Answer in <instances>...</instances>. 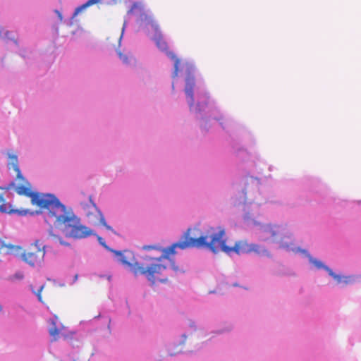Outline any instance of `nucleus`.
<instances>
[{"label": "nucleus", "mask_w": 361, "mask_h": 361, "mask_svg": "<svg viewBox=\"0 0 361 361\" xmlns=\"http://www.w3.org/2000/svg\"><path fill=\"white\" fill-rule=\"evenodd\" d=\"M8 166H11L16 172V178L25 185H18L16 191L20 195L31 197L32 203L41 209L47 210L45 221L48 224H53L56 228H62L66 237L74 238H86L92 234V231L80 224V220L72 212L68 211L59 200L51 194L32 192L30 184L23 177L18 166L16 154H8Z\"/></svg>", "instance_id": "obj_1"}, {"label": "nucleus", "mask_w": 361, "mask_h": 361, "mask_svg": "<svg viewBox=\"0 0 361 361\" xmlns=\"http://www.w3.org/2000/svg\"><path fill=\"white\" fill-rule=\"evenodd\" d=\"M182 72L185 74L183 91L186 101L190 112L195 114L197 118L201 121V130L208 132L212 121H218L225 130L223 121L224 116L207 90L202 78L197 73L194 61L190 59L182 60Z\"/></svg>", "instance_id": "obj_2"}, {"label": "nucleus", "mask_w": 361, "mask_h": 361, "mask_svg": "<svg viewBox=\"0 0 361 361\" xmlns=\"http://www.w3.org/2000/svg\"><path fill=\"white\" fill-rule=\"evenodd\" d=\"M255 225L260 226L259 230L264 236H260L264 241L271 240V243L278 244L279 247L286 251H293L294 252H300L305 255L309 262L314 264L318 269H324L328 273V270L331 268L324 264L322 261L314 258L308 250L295 247L292 242V235L286 228L281 225L272 224H261L257 221H254Z\"/></svg>", "instance_id": "obj_3"}, {"label": "nucleus", "mask_w": 361, "mask_h": 361, "mask_svg": "<svg viewBox=\"0 0 361 361\" xmlns=\"http://www.w3.org/2000/svg\"><path fill=\"white\" fill-rule=\"evenodd\" d=\"M177 247H180V243L177 242L170 247L164 249L159 248L155 245L143 246V249L146 250H159L162 252V255L159 257L153 258L151 257H145V259L152 261V263L145 267L137 262L130 264L123 256H121V261L123 264H128L130 267L131 271L135 275H145L149 281L154 283L155 282V275L161 274V271L166 269V266L161 264L160 262L162 259H169L171 255H174L176 254L175 249Z\"/></svg>", "instance_id": "obj_4"}, {"label": "nucleus", "mask_w": 361, "mask_h": 361, "mask_svg": "<svg viewBox=\"0 0 361 361\" xmlns=\"http://www.w3.org/2000/svg\"><path fill=\"white\" fill-rule=\"evenodd\" d=\"M148 32L152 39L155 42L157 47L164 51L167 56L174 62V71L173 77H177L178 74L179 59L176 54L169 49L167 43L163 39V36L158 25L154 22H150L148 25Z\"/></svg>", "instance_id": "obj_5"}, {"label": "nucleus", "mask_w": 361, "mask_h": 361, "mask_svg": "<svg viewBox=\"0 0 361 361\" xmlns=\"http://www.w3.org/2000/svg\"><path fill=\"white\" fill-rule=\"evenodd\" d=\"M45 253V245L39 240H36L21 254V258L25 262L34 267L43 262Z\"/></svg>", "instance_id": "obj_6"}, {"label": "nucleus", "mask_w": 361, "mask_h": 361, "mask_svg": "<svg viewBox=\"0 0 361 361\" xmlns=\"http://www.w3.org/2000/svg\"><path fill=\"white\" fill-rule=\"evenodd\" d=\"M240 182L244 187L241 188L240 191H238V195L234 197L233 204L235 205L246 203V190L248 186L250 185L253 189H259V186L261 184L259 178L250 176L249 173L243 176L240 178Z\"/></svg>", "instance_id": "obj_7"}, {"label": "nucleus", "mask_w": 361, "mask_h": 361, "mask_svg": "<svg viewBox=\"0 0 361 361\" xmlns=\"http://www.w3.org/2000/svg\"><path fill=\"white\" fill-rule=\"evenodd\" d=\"M190 229L184 233V240H182V250L189 247H195L197 249L205 248L209 250L211 243H208L207 236L201 235L199 238H192L189 235Z\"/></svg>", "instance_id": "obj_8"}, {"label": "nucleus", "mask_w": 361, "mask_h": 361, "mask_svg": "<svg viewBox=\"0 0 361 361\" xmlns=\"http://www.w3.org/2000/svg\"><path fill=\"white\" fill-rule=\"evenodd\" d=\"M240 255L255 252L257 255L270 257L271 254L264 246L255 243H247L245 241H240Z\"/></svg>", "instance_id": "obj_9"}, {"label": "nucleus", "mask_w": 361, "mask_h": 361, "mask_svg": "<svg viewBox=\"0 0 361 361\" xmlns=\"http://www.w3.org/2000/svg\"><path fill=\"white\" fill-rule=\"evenodd\" d=\"M225 233L224 229H222L219 231L217 233H214L212 235V239L208 243H211V246H209V250L212 252L213 253L216 254L218 252L219 249L216 246H215L216 243H221V241H224L225 240L223 239V236Z\"/></svg>", "instance_id": "obj_10"}, {"label": "nucleus", "mask_w": 361, "mask_h": 361, "mask_svg": "<svg viewBox=\"0 0 361 361\" xmlns=\"http://www.w3.org/2000/svg\"><path fill=\"white\" fill-rule=\"evenodd\" d=\"M21 250V247L19 246H16L13 245H6L2 244L0 247V252H4L8 255H16ZM1 310V307L0 306V310Z\"/></svg>", "instance_id": "obj_11"}, {"label": "nucleus", "mask_w": 361, "mask_h": 361, "mask_svg": "<svg viewBox=\"0 0 361 361\" xmlns=\"http://www.w3.org/2000/svg\"><path fill=\"white\" fill-rule=\"evenodd\" d=\"M328 274H329V276L333 277L336 281V282L338 283L347 284L349 282H350V281H351L350 276H342V275H340V274H337L335 272H334L331 269L328 270Z\"/></svg>", "instance_id": "obj_12"}, {"label": "nucleus", "mask_w": 361, "mask_h": 361, "mask_svg": "<svg viewBox=\"0 0 361 361\" xmlns=\"http://www.w3.org/2000/svg\"><path fill=\"white\" fill-rule=\"evenodd\" d=\"M232 147L234 149L237 157L242 158L243 160H247L250 158L249 153L244 147H238L237 145L235 144H233Z\"/></svg>", "instance_id": "obj_13"}, {"label": "nucleus", "mask_w": 361, "mask_h": 361, "mask_svg": "<svg viewBox=\"0 0 361 361\" xmlns=\"http://www.w3.org/2000/svg\"><path fill=\"white\" fill-rule=\"evenodd\" d=\"M49 235L50 237H51L53 238V240H54L56 242H59L61 245H65V246H68L69 245V243L63 241L61 238H60L58 235L54 234L52 228H51L49 231Z\"/></svg>", "instance_id": "obj_14"}, {"label": "nucleus", "mask_w": 361, "mask_h": 361, "mask_svg": "<svg viewBox=\"0 0 361 361\" xmlns=\"http://www.w3.org/2000/svg\"><path fill=\"white\" fill-rule=\"evenodd\" d=\"M99 2V0H88L85 4H83L81 7L77 8L75 11V15H77L78 12H80L82 8L93 5Z\"/></svg>", "instance_id": "obj_15"}, {"label": "nucleus", "mask_w": 361, "mask_h": 361, "mask_svg": "<svg viewBox=\"0 0 361 361\" xmlns=\"http://www.w3.org/2000/svg\"><path fill=\"white\" fill-rule=\"evenodd\" d=\"M97 212H98L99 216V223L102 226H104L106 229L110 230V231H113L112 228L110 226L107 225L103 214L99 211H98Z\"/></svg>", "instance_id": "obj_16"}, {"label": "nucleus", "mask_w": 361, "mask_h": 361, "mask_svg": "<svg viewBox=\"0 0 361 361\" xmlns=\"http://www.w3.org/2000/svg\"><path fill=\"white\" fill-rule=\"evenodd\" d=\"M184 325L188 326L190 329L191 332H193L196 330L195 323L194 321H192L191 319H188L185 320L184 322Z\"/></svg>", "instance_id": "obj_17"}, {"label": "nucleus", "mask_w": 361, "mask_h": 361, "mask_svg": "<svg viewBox=\"0 0 361 361\" xmlns=\"http://www.w3.org/2000/svg\"><path fill=\"white\" fill-rule=\"evenodd\" d=\"M219 246H220V248L222 251L228 253V254H230L231 253V247L226 245V240L224 241H221V243L219 244Z\"/></svg>", "instance_id": "obj_18"}, {"label": "nucleus", "mask_w": 361, "mask_h": 361, "mask_svg": "<svg viewBox=\"0 0 361 361\" xmlns=\"http://www.w3.org/2000/svg\"><path fill=\"white\" fill-rule=\"evenodd\" d=\"M118 54L119 56L120 59L122 60V61L124 63L128 64L130 63V59L129 58L128 56L122 54L121 51H118Z\"/></svg>", "instance_id": "obj_19"}, {"label": "nucleus", "mask_w": 361, "mask_h": 361, "mask_svg": "<svg viewBox=\"0 0 361 361\" xmlns=\"http://www.w3.org/2000/svg\"><path fill=\"white\" fill-rule=\"evenodd\" d=\"M53 324H54V327H51L50 329H49V334L51 336L54 337V340H56V336L59 335V329L56 328V326H55V324L53 322Z\"/></svg>", "instance_id": "obj_20"}, {"label": "nucleus", "mask_w": 361, "mask_h": 361, "mask_svg": "<svg viewBox=\"0 0 361 361\" xmlns=\"http://www.w3.org/2000/svg\"><path fill=\"white\" fill-rule=\"evenodd\" d=\"M231 252H235L236 254L240 255V243H235V246L231 247Z\"/></svg>", "instance_id": "obj_21"}, {"label": "nucleus", "mask_w": 361, "mask_h": 361, "mask_svg": "<svg viewBox=\"0 0 361 361\" xmlns=\"http://www.w3.org/2000/svg\"><path fill=\"white\" fill-rule=\"evenodd\" d=\"M44 288V286H41L39 289L35 292V294L38 298V300L41 302H43V300H42V291Z\"/></svg>", "instance_id": "obj_22"}, {"label": "nucleus", "mask_w": 361, "mask_h": 361, "mask_svg": "<svg viewBox=\"0 0 361 361\" xmlns=\"http://www.w3.org/2000/svg\"><path fill=\"white\" fill-rule=\"evenodd\" d=\"M6 209V208L5 204L4 203V200L0 199V211L5 212Z\"/></svg>", "instance_id": "obj_23"}, {"label": "nucleus", "mask_w": 361, "mask_h": 361, "mask_svg": "<svg viewBox=\"0 0 361 361\" xmlns=\"http://www.w3.org/2000/svg\"><path fill=\"white\" fill-rule=\"evenodd\" d=\"M98 239H99V241L101 243V245H102L104 247H106L105 243L102 241V238L99 237Z\"/></svg>", "instance_id": "obj_24"}, {"label": "nucleus", "mask_w": 361, "mask_h": 361, "mask_svg": "<svg viewBox=\"0 0 361 361\" xmlns=\"http://www.w3.org/2000/svg\"><path fill=\"white\" fill-rule=\"evenodd\" d=\"M182 343L183 342V340H185L187 338V336L185 334H182Z\"/></svg>", "instance_id": "obj_25"}, {"label": "nucleus", "mask_w": 361, "mask_h": 361, "mask_svg": "<svg viewBox=\"0 0 361 361\" xmlns=\"http://www.w3.org/2000/svg\"><path fill=\"white\" fill-rule=\"evenodd\" d=\"M78 275L76 274L75 276H74V280L73 281H76L78 280Z\"/></svg>", "instance_id": "obj_26"}, {"label": "nucleus", "mask_w": 361, "mask_h": 361, "mask_svg": "<svg viewBox=\"0 0 361 361\" xmlns=\"http://www.w3.org/2000/svg\"><path fill=\"white\" fill-rule=\"evenodd\" d=\"M244 218H245V220H248L249 219V214H245Z\"/></svg>", "instance_id": "obj_27"}, {"label": "nucleus", "mask_w": 361, "mask_h": 361, "mask_svg": "<svg viewBox=\"0 0 361 361\" xmlns=\"http://www.w3.org/2000/svg\"><path fill=\"white\" fill-rule=\"evenodd\" d=\"M116 253L117 255H121V256L122 255L121 252H116Z\"/></svg>", "instance_id": "obj_28"}, {"label": "nucleus", "mask_w": 361, "mask_h": 361, "mask_svg": "<svg viewBox=\"0 0 361 361\" xmlns=\"http://www.w3.org/2000/svg\"><path fill=\"white\" fill-rule=\"evenodd\" d=\"M233 286H238V283H233Z\"/></svg>", "instance_id": "obj_29"}, {"label": "nucleus", "mask_w": 361, "mask_h": 361, "mask_svg": "<svg viewBox=\"0 0 361 361\" xmlns=\"http://www.w3.org/2000/svg\"><path fill=\"white\" fill-rule=\"evenodd\" d=\"M59 16L61 18V15L59 13Z\"/></svg>", "instance_id": "obj_30"}]
</instances>
